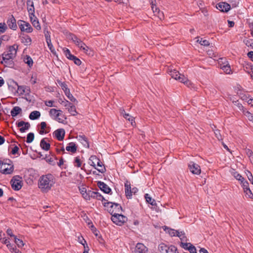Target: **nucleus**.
<instances>
[{
    "mask_svg": "<svg viewBox=\"0 0 253 253\" xmlns=\"http://www.w3.org/2000/svg\"><path fill=\"white\" fill-rule=\"evenodd\" d=\"M55 182V179L51 174H47L40 177L38 185L39 188L43 192L49 191Z\"/></svg>",
    "mask_w": 253,
    "mask_h": 253,
    "instance_id": "obj_1",
    "label": "nucleus"
},
{
    "mask_svg": "<svg viewBox=\"0 0 253 253\" xmlns=\"http://www.w3.org/2000/svg\"><path fill=\"white\" fill-rule=\"evenodd\" d=\"M17 47L16 45L10 46L7 51L2 53L1 63L4 66L8 67H12L14 66L13 60L16 56Z\"/></svg>",
    "mask_w": 253,
    "mask_h": 253,
    "instance_id": "obj_2",
    "label": "nucleus"
},
{
    "mask_svg": "<svg viewBox=\"0 0 253 253\" xmlns=\"http://www.w3.org/2000/svg\"><path fill=\"white\" fill-rule=\"evenodd\" d=\"M104 207L107 208L108 211L113 216L122 211V208L120 204L113 202H104L102 203Z\"/></svg>",
    "mask_w": 253,
    "mask_h": 253,
    "instance_id": "obj_3",
    "label": "nucleus"
},
{
    "mask_svg": "<svg viewBox=\"0 0 253 253\" xmlns=\"http://www.w3.org/2000/svg\"><path fill=\"white\" fill-rule=\"evenodd\" d=\"M7 162H2L0 161V171L3 174H11L14 170V166L12 162L10 160H7Z\"/></svg>",
    "mask_w": 253,
    "mask_h": 253,
    "instance_id": "obj_4",
    "label": "nucleus"
},
{
    "mask_svg": "<svg viewBox=\"0 0 253 253\" xmlns=\"http://www.w3.org/2000/svg\"><path fill=\"white\" fill-rule=\"evenodd\" d=\"M158 250L161 253H175L177 249L173 245L168 246L164 243H161L158 246Z\"/></svg>",
    "mask_w": 253,
    "mask_h": 253,
    "instance_id": "obj_5",
    "label": "nucleus"
},
{
    "mask_svg": "<svg viewBox=\"0 0 253 253\" xmlns=\"http://www.w3.org/2000/svg\"><path fill=\"white\" fill-rule=\"evenodd\" d=\"M21 177L19 175L14 176L10 181L12 189L15 191L19 190L22 186Z\"/></svg>",
    "mask_w": 253,
    "mask_h": 253,
    "instance_id": "obj_6",
    "label": "nucleus"
},
{
    "mask_svg": "<svg viewBox=\"0 0 253 253\" xmlns=\"http://www.w3.org/2000/svg\"><path fill=\"white\" fill-rule=\"evenodd\" d=\"M127 218L121 213L113 215L111 217V220L117 225L121 226L127 220Z\"/></svg>",
    "mask_w": 253,
    "mask_h": 253,
    "instance_id": "obj_7",
    "label": "nucleus"
},
{
    "mask_svg": "<svg viewBox=\"0 0 253 253\" xmlns=\"http://www.w3.org/2000/svg\"><path fill=\"white\" fill-rule=\"evenodd\" d=\"M18 24L21 31L27 33H31L33 31V28L31 25L24 21L19 20Z\"/></svg>",
    "mask_w": 253,
    "mask_h": 253,
    "instance_id": "obj_8",
    "label": "nucleus"
},
{
    "mask_svg": "<svg viewBox=\"0 0 253 253\" xmlns=\"http://www.w3.org/2000/svg\"><path fill=\"white\" fill-rule=\"evenodd\" d=\"M189 169L193 174H199L201 173V168L200 166L194 162L191 161L188 164Z\"/></svg>",
    "mask_w": 253,
    "mask_h": 253,
    "instance_id": "obj_9",
    "label": "nucleus"
},
{
    "mask_svg": "<svg viewBox=\"0 0 253 253\" xmlns=\"http://www.w3.org/2000/svg\"><path fill=\"white\" fill-rule=\"evenodd\" d=\"M89 160H92L96 161L97 165L99 167L98 169H96L99 172L103 173L106 171V169L103 164V163L101 162V161L96 156H91L89 158Z\"/></svg>",
    "mask_w": 253,
    "mask_h": 253,
    "instance_id": "obj_10",
    "label": "nucleus"
},
{
    "mask_svg": "<svg viewBox=\"0 0 253 253\" xmlns=\"http://www.w3.org/2000/svg\"><path fill=\"white\" fill-rule=\"evenodd\" d=\"M216 7L222 12H227L231 8V5L225 2H219L216 4Z\"/></svg>",
    "mask_w": 253,
    "mask_h": 253,
    "instance_id": "obj_11",
    "label": "nucleus"
},
{
    "mask_svg": "<svg viewBox=\"0 0 253 253\" xmlns=\"http://www.w3.org/2000/svg\"><path fill=\"white\" fill-rule=\"evenodd\" d=\"M65 134V131L63 128H59L53 132V135L58 140L62 141L64 139Z\"/></svg>",
    "mask_w": 253,
    "mask_h": 253,
    "instance_id": "obj_12",
    "label": "nucleus"
},
{
    "mask_svg": "<svg viewBox=\"0 0 253 253\" xmlns=\"http://www.w3.org/2000/svg\"><path fill=\"white\" fill-rule=\"evenodd\" d=\"M17 126L20 127L19 130L21 132H24L26 130L29 129L30 127V124L28 122H25L23 121L19 122L16 123Z\"/></svg>",
    "mask_w": 253,
    "mask_h": 253,
    "instance_id": "obj_13",
    "label": "nucleus"
},
{
    "mask_svg": "<svg viewBox=\"0 0 253 253\" xmlns=\"http://www.w3.org/2000/svg\"><path fill=\"white\" fill-rule=\"evenodd\" d=\"M148 249L143 244L138 243L136 244L134 253H147Z\"/></svg>",
    "mask_w": 253,
    "mask_h": 253,
    "instance_id": "obj_14",
    "label": "nucleus"
},
{
    "mask_svg": "<svg viewBox=\"0 0 253 253\" xmlns=\"http://www.w3.org/2000/svg\"><path fill=\"white\" fill-rule=\"evenodd\" d=\"M151 3V7L154 13V15L157 16L160 20L163 19L164 18V13L162 11H161L158 8L156 7L153 3V1H152Z\"/></svg>",
    "mask_w": 253,
    "mask_h": 253,
    "instance_id": "obj_15",
    "label": "nucleus"
},
{
    "mask_svg": "<svg viewBox=\"0 0 253 253\" xmlns=\"http://www.w3.org/2000/svg\"><path fill=\"white\" fill-rule=\"evenodd\" d=\"M168 73L171 77V78L174 79L176 80H178L179 82L181 79H180V78H181L182 76H183V75L179 74V72L177 70L172 69H169L168 70Z\"/></svg>",
    "mask_w": 253,
    "mask_h": 253,
    "instance_id": "obj_16",
    "label": "nucleus"
},
{
    "mask_svg": "<svg viewBox=\"0 0 253 253\" xmlns=\"http://www.w3.org/2000/svg\"><path fill=\"white\" fill-rule=\"evenodd\" d=\"M7 24L9 27V28L13 30H16L17 26L16 22V19L13 17V15H11L7 21Z\"/></svg>",
    "mask_w": 253,
    "mask_h": 253,
    "instance_id": "obj_17",
    "label": "nucleus"
},
{
    "mask_svg": "<svg viewBox=\"0 0 253 253\" xmlns=\"http://www.w3.org/2000/svg\"><path fill=\"white\" fill-rule=\"evenodd\" d=\"M49 139L48 138H43L40 142L41 147L45 151H48L50 148V144L49 143Z\"/></svg>",
    "mask_w": 253,
    "mask_h": 253,
    "instance_id": "obj_18",
    "label": "nucleus"
},
{
    "mask_svg": "<svg viewBox=\"0 0 253 253\" xmlns=\"http://www.w3.org/2000/svg\"><path fill=\"white\" fill-rule=\"evenodd\" d=\"M97 186L104 193L109 194L111 191V188L104 182L98 181Z\"/></svg>",
    "mask_w": 253,
    "mask_h": 253,
    "instance_id": "obj_19",
    "label": "nucleus"
},
{
    "mask_svg": "<svg viewBox=\"0 0 253 253\" xmlns=\"http://www.w3.org/2000/svg\"><path fill=\"white\" fill-rule=\"evenodd\" d=\"M17 85V92L20 95H24L26 92H31V88L30 86L25 85Z\"/></svg>",
    "mask_w": 253,
    "mask_h": 253,
    "instance_id": "obj_20",
    "label": "nucleus"
},
{
    "mask_svg": "<svg viewBox=\"0 0 253 253\" xmlns=\"http://www.w3.org/2000/svg\"><path fill=\"white\" fill-rule=\"evenodd\" d=\"M41 130L39 131L40 134H46L48 133L50 130V127L47 126L45 122H42L40 124Z\"/></svg>",
    "mask_w": 253,
    "mask_h": 253,
    "instance_id": "obj_21",
    "label": "nucleus"
},
{
    "mask_svg": "<svg viewBox=\"0 0 253 253\" xmlns=\"http://www.w3.org/2000/svg\"><path fill=\"white\" fill-rule=\"evenodd\" d=\"M76 45L84 53L90 54V53L88 52L89 50H90V48L81 40Z\"/></svg>",
    "mask_w": 253,
    "mask_h": 253,
    "instance_id": "obj_22",
    "label": "nucleus"
},
{
    "mask_svg": "<svg viewBox=\"0 0 253 253\" xmlns=\"http://www.w3.org/2000/svg\"><path fill=\"white\" fill-rule=\"evenodd\" d=\"M131 186L130 183L128 181H126L125 183V194L127 199H131L132 194H131Z\"/></svg>",
    "mask_w": 253,
    "mask_h": 253,
    "instance_id": "obj_23",
    "label": "nucleus"
},
{
    "mask_svg": "<svg viewBox=\"0 0 253 253\" xmlns=\"http://www.w3.org/2000/svg\"><path fill=\"white\" fill-rule=\"evenodd\" d=\"M78 140L85 147L89 148V145L87 137L84 135H79L77 137Z\"/></svg>",
    "mask_w": 253,
    "mask_h": 253,
    "instance_id": "obj_24",
    "label": "nucleus"
},
{
    "mask_svg": "<svg viewBox=\"0 0 253 253\" xmlns=\"http://www.w3.org/2000/svg\"><path fill=\"white\" fill-rule=\"evenodd\" d=\"M163 229L164 231L168 233L171 237L176 236V234H178V232H179L178 230H174L166 226H164Z\"/></svg>",
    "mask_w": 253,
    "mask_h": 253,
    "instance_id": "obj_25",
    "label": "nucleus"
},
{
    "mask_svg": "<svg viewBox=\"0 0 253 253\" xmlns=\"http://www.w3.org/2000/svg\"><path fill=\"white\" fill-rule=\"evenodd\" d=\"M27 9L30 15H34L35 8L34 6V2L32 0H27Z\"/></svg>",
    "mask_w": 253,
    "mask_h": 253,
    "instance_id": "obj_26",
    "label": "nucleus"
},
{
    "mask_svg": "<svg viewBox=\"0 0 253 253\" xmlns=\"http://www.w3.org/2000/svg\"><path fill=\"white\" fill-rule=\"evenodd\" d=\"M44 35L45 38L46 40V42L47 44V46L49 49L51 50V51H52V49H53V46L52 44L51 39H50V36L49 34V33L48 31H44Z\"/></svg>",
    "mask_w": 253,
    "mask_h": 253,
    "instance_id": "obj_27",
    "label": "nucleus"
},
{
    "mask_svg": "<svg viewBox=\"0 0 253 253\" xmlns=\"http://www.w3.org/2000/svg\"><path fill=\"white\" fill-rule=\"evenodd\" d=\"M244 70L250 74L251 77H253V65L251 63H246L243 66Z\"/></svg>",
    "mask_w": 253,
    "mask_h": 253,
    "instance_id": "obj_28",
    "label": "nucleus"
},
{
    "mask_svg": "<svg viewBox=\"0 0 253 253\" xmlns=\"http://www.w3.org/2000/svg\"><path fill=\"white\" fill-rule=\"evenodd\" d=\"M64 106L66 107H69V108H68V111L71 113V115L75 116L77 114L75 107L69 101H66V104L64 105Z\"/></svg>",
    "mask_w": 253,
    "mask_h": 253,
    "instance_id": "obj_29",
    "label": "nucleus"
},
{
    "mask_svg": "<svg viewBox=\"0 0 253 253\" xmlns=\"http://www.w3.org/2000/svg\"><path fill=\"white\" fill-rule=\"evenodd\" d=\"M180 79H181L180 82L183 83L187 87L189 88H192L194 87L193 83L184 76H182L181 78H180Z\"/></svg>",
    "mask_w": 253,
    "mask_h": 253,
    "instance_id": "obj_30",
    "label": "nucleus"
},
{
    "mask_svg": "<svg viewBox=\"0 0 253 253\" xmlns=\"http://www.w3.org/2000/svg\"><path fill=\"white\" fill-rule=\"evenodd\" d=\"M22 112V109L19 106L14 107L10 112L11 115L12 117H15Z\"/></svg>",
    "mask_w": 253,
    "mask_h": 253,
    "instance_id": "obj_31",
    "label": "nucleus"
},
{
    "mask_svg": "<svg viewBox=\"0 0 253 253\" xmlns=\"http://www.w3.org/2000/svg\"><path fill=\"white\" fill-rule=\"evenodd\" d=\"M77 146L74 142H70L69 143L68 146L66 148V149L68 151H70L73 153H74L77 151Z\"/></svg>",
    "mask_w": 253,
    "mask_h": 253,
    "instance_id": "obj_32",
    "label": "nucleus"
},
{
    "mask_svg": "<svg viewBox=\"0 0 253 253\" xmlns=\"http://www.w3.org/2000/svg\"><path fill=\"white\" fill-rule=\"evenodd\" d=\"M41 116V113L39 111H32L29 115V118L32 120L38 119Z\"/></svg>",
    "mask_w": 253,
    "mask_h": 253,
    "instance_id": "obj_33",
    "label": "nucleus"
},
{
    "mask_svg": "<svg viewBox=\"0 0 253 253\" xmlns=\"http://www.w3.org/2000/svg\"><path fill=\"white\" fill-rule=\"evenodd\" d=\"M95 192L88 189L87 193L85 194L84 199L85 200H90L91 198L94 199Z\"/></svg>",
    "mask_w": 253,
    "mask_h": 253,
    "instance_id": "obj_34",
    "label": "nucleus"
},
{
    "mask_svg": "<svg viewBox=\"0 0 253 253\" xmlns=\"http://www.w3.org/2000/svg\"><path fill=\"white\" fill-rule=\"evenodd\" d=\"M24 62L27 64L29 67H31L33 65V61L32 58L29 56L26 55L24 58Z\"/></svg>",
    "mask_w": 253,
    "mask_h": 253,
    "instance_id": "obj_35",
    "label": "nucleus"
},
{
    "mask_svg": "<svg viewBox=\"0 0 253 253\" xmlns=\"http://www.w3.org/2000/svg\"><path fill=\"white\" fill-rule=\"evenodd\" d=\"M176 236L178 237L181 240V242H186L188 241V239L185 236L184 231H180L178 232V234H176Z\"/></svg>",
    "mask_w": 253,
    "mask_h": 253,
    "instance_id": "obj_36",
    "label": "nucleus"
},
{
    "mask_svg": "<svg viewBox=\"0 0 253 253\" xmlns=\"http://www.w3.org/2000/svg\"><path fill=\"white\" fill-rule=\"evenodd\" d=\"M145 198L146 199V202L151 204L152 206H155L156 205V201L154 199H152L149 194H145Z\"/></svg>",
    "mask_w": 253,
    "mask_h": 253,
    "instance_id": "obj_37",
    "label": "nucleus"
},
{
    "mask_svg": "<svg viewBox=\"0 0 253 253\" xmlns=\"http://www.w3.org/2000/svg\"><path fill=\"white\" fill-rule=\"evenodd\" d=\"M22 42H23L25 45H30L32 42L31 38L28 35L24 36L22 38Z\"/></svg>",
    "mask_w": 253,
    "mask_h": 253,
    "instance_id": "obj_38",
    "label": "nucleus"
},
{
    "mask_svg": "<svg viewBox=\"0 0 253 253\" xmlns=\"http://www.w3.org/2000/svg\"><path fill=\"white\" fill-rule=\"evenodd\" d=\"M62 112L58 113V114H56V118H54V119L60 123H63L64 122V119H66V118L64 117V115L62 114Z\"/></svg>",
    "mask_w": 253,
    "mask_h": 253,
    "instance_id": "obj_39",
    "label": "nucleus"
},
{
    "mask_svg": "<svg viewBox=\"0 0 253 253\" xmlns=\"http://www.w3.org/2000/svg\"><path fill=\"white\" fill-rule=\"evenodd\" d=\"M94 199H96L98 200H100L102 202H103V203H104V202H108L107 201V200H106L103 197V196L100 193H99L98 192H95V194L94 198Z\"/></svg>",
    "mask_w": 253,
    "mask_h": 253,
    "instance_id": "obj_40",
    "label": "nucleus"
},
{
    "mask_svg": "<svg viewBox=\"0 0 253 253\" xmlns=\"http://www.w3.org/2000/svg\"><path fill=\"white\" fill-rule=\"evenodd\" d=\"M30 18L31 19L32 24L34 26V27L35 28H36L38 30H40L41 28V26H40L39 21L37 19H34L33 20V18L31 16L30 17Z\"/></svg>",
    "mask_w": 253,
    "mask_h": 253,
    "instance_id": "obj_41",
    "label": "nucleus"
},
{
    "mask_svg": "<svg viewBox=\"0 0 253 253\" xmlns=\"http://www.w3.org/2000/svg\"><path fill=\"white\" fill-rule=\"evenodd\" d=\"M57 83L64 92L65 91L69 92V88H68L67 85L65 82H62L59 80H57Z\"/></svg>",
    "mask_w": 253,
    "mask_h": 253,
    "instance_id": "obj_42",
    "label": "nucleus"
},
{
    "mask_svg": "<svg viewBox=\"0 0 253 253\" xmlns=\"http://www.w3.org/2000/svg\"><path fill=\"white\" fill-rule=\"evenodd\" d=\"M31 92H26L24 95L25 96L23 97L26 101L29 102H31L34 98L33 96L30 94Z\"/></svg>",
    "mask_w": 253,
    "mask_h": 253,
    "instance_id": "obj_43",
    "label": "nucleus"
},
{
    "mask_svg": "<svg viewBox=\"0 0 253 253\" xmlns=\"http://www.w3.org/2000/svg\"><path fill=\"white\" fill-rule=\"evenodd\" d=\"M64 54L66 57L71 60L72 57H73L74 55H72L70 51V50L67 48H65L63 49Z\"/></svg>",
    "mask_w": 253,
    "mask_h": 253,
    "instance_id": "obj_44",
    "label": "nucleus"
},
{
    "mask_svg": "<svg viewBox=\"0 0 253 253\" xmlns=\"http://www.w3.org/2000/svg\"><path fill=\"white\" fill-rule=\"evenodd\" d=\"M14 242L19 248H21L24 245L23 241L22 240L17 238L16 236H14Z\"/></svg>",
    "mask_w": 253,
    "mask_h": 253,
    "instance_id": "obj_45",
    "label": "nucleus"
},
{
    "mask_svg": "<svg viewBox=\"0 0 253 253\" xmlns=\"http://www.w3.org/2000/svg\"><path fill=\"white\" fill-rule=\"evenodd\" d=\"M124 118L129 121V122H130L131 125H133V123H135L134 121V118L131 116L130 115H129V114L128 113H126V111H124Z\"/></svg>",
    "mask_w": 253,
    "mask_h": 253,
    "instance_id": "obj_46",
    "label": "nucleus"
},
{
    "mask_svg": "<svg viewBox=\"0 0 253 253\" xmlns=\"http://www.w3.org/2000/svg\"><path fill=\"white\" fill-rule=\"evenodd\" d=\"M34 133L30 132L27 135L26 142L28 143H30L34 140Z\"/></svg>",
    "mask_w": 253,
    "mask_h": 253,
    "instance_id": "obj_47",
    "label": "nucleus"
},
{
    "mask_svg": "<svg viewBox=\"0 0 253 253\" xmlns=\"http://www.w3.org/2000/svg\"><path fill=\"white\" fill-rule=\"evenodd\" d=\"M221 69H222L226 74H230L231 72L230 66L229 64L221 66Z\"/></svg>",
    "mask_w": 253,
    "mask_h": 253,
    "instance_id": "obj_48",
    "label": "nucleus"
},
{
    "mask_svg": "<svg viewBox=\"0 0 253 253\" xmlns=\"http://www.w3.org/2000/svg\"><path fill=\"white\" fill-rule=\"evenodd\" d=\"M197 42H198L201 45L204 46H209L210 45V42L208 41L204 40L202 38H201L200 40H198Z\"/></svg>",
    "mask_w": 253,
    "mask_h": 253,
    "instance_id": "obj_49",
    "label": "nucleus"
},
{
    "mask_svg": "<svg viewBox=\"0 0 253 253\" xmlns=\"http://www.w3.org/2000/svg\"><path fill=\"white\" fill-rule=\"evenodd\" d=\"M62 112L61 110H57L56 109H51L49 111V115L50 116H55V118H56V114L58 113Z\"/></svg>",
    "mask_w": 253,
    "mask_h": 253,
    "instance_id": "obj_50",
    "label": "nucleus"
},
{
    "mask_svg": "<svg viewBox=\"0 0 253 253\" xmlns=\"http://www.w3.org/2000/svg\"><path fill=\"white\" fill-rule=\"evenodd\" d=\"M70 38L76 44L80 41V39H79L76 35L74 34H70Z\"/></svg>",
    "mask_w": 253,
    "mask_h": 253,
    "instance_id": "obj_51",
    "label": "nucleus"
},
{
    "mask_svg": "<svg viewBox=\"0 0 253 253\" xmlns=\"http://www.w3.org/2000/svg\"><path fill=\"white\" fill-rule=\"evenodd\" d=\"M233 103H234V104L235 106H236L238 107V108L240 110L242 111L243 112H244L243 106L242 105V104H241L239 102V101L238 100L233 101Z\"/></svg>",
    "mask_w": 253,
    "mask_h": 253,
    "instance_id": "obj_52",
    "label": "nucleus"
},
{
    "mask_svg": "<svg viewBox=\"0 0 253 253\" xmlns=\"http://www.w3.org/2000/svg\"><path fill=\"white\" fill-rule=\"evenodd\" d=\"M65 93L68 98L72 102H75L76 99V98L70 93V89H69V92L65 91Z\"/></svg>",
    "mask_w": 253,
    "mask_h": 253,
    "instance_id": "obj_53",
    "label": "nucleus"
},
{
    "mask_svg": "<svg viewBox=\"0 0 253 253\" xmlns=\"http://www.w3.org/2000/svg\"><path fill=\"white\" fill-rule=\"evenodd\" d=\"M71 60L73 61L74 63L78 66L80 65L82 63L81 60L74 55L72 57Z\"/></svg>",
    "mask_w": 253,
    "mask_h": 253,
    "instance_id": "obj_54",
    "label": "nucleus"
},
{
    "mask_svg": "<svg viewBox=\"0 0 253 253\" xmlns=\"http://www.w3.org/2000/svg\"><path fill=\"white\" fill-rule=\"evenodd\" d=\"M44 159L49 164H50L52 166H54L55 165V162L53 158H51V157L48 158L47 156H46Z\"/></svg>",
    "mask_w": 253,
    "mask_h": 253,
    "instance_id": "obj_55",
    "label": "nucleus"
},
{
    "mask_svg": "<svg viewBox=\"0 0 253 253\" xmlns=\"http://www.w3.org/2000/svg\"><path fill=\"white\" fill-rule=\"evenodd\" d=\"M241 183L242 184V187L243 188L244 192L246 190H247L248 189H250L249 184L247 181H244V180L242 181H241Z\"/></svg>",
    "mask_w": 253,
    "mask_h": 253,
    "instance_id": "obj_56",
    "label": "nucleus"
},
{
    "mask_svg": "<svg viewBox=\"0 0 253 253\" xmlns=\"http://www.w3.org/2000/svg\"><path fill=\"white\" fill-rule=\"evenodd\" d=\"M74 163L76 164V165H75L76 167L78 168H80L81 167L82 162L79 156L75 157Z\"/></svg>",
    "mask_w": 253,
    "mask_h": 253,
    "instance_id": "obj_57",
    "label": "nucleus"
},
{
    "mask_svg": "<svg viewBox=\"0 0 253 253\" xmlns=\"http://www.w3.org/2000/svg\"><path fill=\"white\" fill-rule=\"evenodd\" d=\"M192 244L190 243H187V242H181V247L183 248L185 250H188L189 248V246Z\"/></svg>",
    "mask_w": 253,
    "mask_h": 253,
    "instance_id": "obj_58",
    "label": "nucleus"
},
{
    "mask_svg": "<svg viewBox=\"0 0 253 253\" xmlns=\"http://www.w3.org/2000/svg\"><path fill=\"white\" fill-rule=\"evenodd\" d=\"M81 194L82 195V196L84 199L85 197V194L87 193V189L86 187H81L79 189Z\"/></svg>",
    "mask_w": 253,
    "mask_h": 253,
    "instance_id": "obj_59",
    "label": "nucleus"
},
{
    "mask_svg": "<svg viewBox=\"0 0 253 253\" xmlns=\"http://www.w3.org/2000/svg\"><path fill=\"white\" fill-rule=\"evenodd\" d=\"M78 241L82 245L85 246L87 245L86 241L84 239L82 236L78 237Z\"/></svg>",
    "mask_w": 253,
    "mask_h": 253,
    "instance_id": "obj_60",
    "label": "nucleus"
},
{
    "mask_svg": "<svg viewBox=\"0 0 253 253\" xmlns=\"http://www.w3.org/2000/svg\"><path fill=\"white\" fill-rule=\"evenodd\" d=\"M7 29V27L4 23H0V34L4 33Z\"/></svg>",
    "mask_w": 253,
    "mask_h": 253,
    "instance_id": "obj_61",
    "label": "nucleus"
},
{
    "mask_svg": "<svg viewBox=\"0 0 253 253\" xmlns=\"http://www.w3.org/2000/svg\"><path fill=\"white\" fill-rule=\"evenodd\" d=\"M234 175L236 179L241 181V182L244 180V177H243L240 174L237 172H235Z\"/></svg>",
    "mask_w": 253,
    "mask_h": 253,
    "instance_id": "obj_62",
    "label": "nucleus"
},
{
    "mask_svg": "<svg viewBox=\"0 0 253 253\" xmlns=\"http://www.w3.org/2000/svg\"><path fill=\"white\" fill-rule=\"evenodd\" d=\"M244 192L246 193V196H248V198L253 199V194L250 189L246 190Z\"/></svg>",
    "mask_w": 253,
    "mask_h": 253,
    "instance_id": "obj_63",
    "label": "nucleus"
},
{
    "mask_svg": "<svg viewBox=\"0 0 253 253\" xmlns=\"http://www.w3.org/2000/svg\"><path fill=\"white\" fill-rule=\"evenodd\" d=\"M188 251H189V252L190 253H197L196 249L194 245H193L192 244H191L189 246Z\"/></svg>",
    "mask_w": 253,
    "mask_h": 253,
    "instance_id": "obj_64",
    "label": "nucleus"
}]
</instances>
